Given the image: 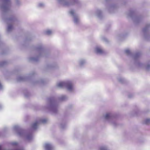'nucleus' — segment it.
<instances>
[{
    "mask_svg": "<svg viewBox=\"0 0 150 150\" xmlns=\"http://www.w3.org/2000/svg\"><path fill=\"white\" fill-rule=\"evenodd\" d=\"M46 120H45V121H44V122H46ZM43 122H44V121H43Z\"/></svg>",
    "mask_w": 150,
    "mask_h": 150,
    "instance_id": "nucleus-19",
    "label": "nucleus"
},
{
    "mask_svg": "<svg viewBox=\"0 0 150 150\" xmlns=\"http://www.w3.org/2000/svg\"><path fill=\"white\" fill-rule=\"evenodd\" d=\"M38 126V122H36L33 124L31 125V127L33 129H35L37 128Z\"/></svg>",
    "mask_w": 150,
    "mask_h": 150,
    "instance_id": "nucleus-6",
    "label": "nucleus"
},
{
    "mask_svg": "<svg viewBox=\"0 0 150 150\" xmlns=\"http://www.w3.org/2000/svg\"><path fill=\"white\" fill-rule=\"evenodd\" d=\"M66 85V83L64 82H59L58 84V86L59 87H62Z\"/></svg>",
    "mask_w": 150,
    "mask_h": 150,
    "instance_id": "nucleus-11",
    "label": "nucleus"
},
{
    "mask_svg": "<svg viewBox=\"0 0 150 150\" xmlns=\"http://www.w3.org/2000/svg\"><path fill=\"white\" fill-rule=\"evenodd\" d=\"M6 62L5 61H4L0 62V66L2 67L4 65L6 64Z\"/></svg>",
    "mask_w": 150,
    "mask_h": 150,
    "instance_id": "nucleus-12",
    "label": "nucleus"
},
{
    "mask_svg": "<svg viewBox=\"0 0 150 150\" xmlns=\"http://www.w3.org/2000/svg\"><path fill=\"white\" fill-rule=\"evenodd\" d=\"M27 79V78L26 77L22 76H18L17 79V80L18 81H25Z\"/></svg>",
    "mask_w": 150,
    "mask_h": 150,
    "instance_id": "nucleus-4",
    "label": "nucleus"
},
{
    "mask_svg": "<svg viewBox=\"0 0 150 150\" xmlns=\"http://www.w3.org/2000/svg\"><path fill=\"white\" fill-rule=\"evenodd\" d=\"M38 50H39V48L38 47Z\"/></svg>",
    "mask_w": 150,
    "mask_h": 150,
    "instance_id": "nucleus-21",
    "label": "nucleus"
},
{
    "mask_svg": "<svg viewBox=\"0 0 150 150\" xmlns=\"http://www.w3.org/2000/svg\"><path fill=\"white\" fill-rule=\"evenodd\" d=\"M45 148L46 150H52V148L50 144H47L45 145Z\"/></svg>",
    "mask_w": 150,
    "mask_h": 150,
    "instance_id": "nucleus-5",
    "label": "nucleus"
},
{
    "mask_svg": "<svg viewBox=\"0 0 150 150\" xmlns=\"http://www.w3.org/2000/svg\"><path fill=\"white\" fill-rule=\"evenodd\" d=\"M15 4L16 6H18L21 4V3L19 0H15Z\"/></svg>",
    "mask_w": 150,
    "mask_h": 150,
    "instance_id": "nucleus-8",
    "label": "nucleus"
},
{
    "mask_svg": "<svg viewBox=\"0 0 150 150\" xmlns=\"http://www.w3.org/2000/svg\"><path fill=\"white\" fill-rule=\"evenodd\" d=\"M13 129L19 136L23 138L25 140L30 141L32 139L33 136L31 134L26 133L18 125L14 126Z\"/></svg>",
    "mask_w": 150,
    "mask_h": 150,
    "instance_id": "nucleus-1",
    "label": "nucleus"
},
{
    "mask_svg": "<svg viewBox=\"0 0 150 150\" xmlns=\"http://www.w3.org/2000/svg\"><path fill=\"white\" fill-rule=\"evenodd\" d=\"M71 13H72V12H71Z\"/></svg>",
    "mask_w": 150,
    "mask_h": 150,
    "instance_id": "nucleus-20",
    "label": "nucleus"
},
{
    "mask_svg": "<svg viewBox=\"0 0 150 150\" xmlns=\"http://www.w3.org/2000/svg\"><path fill=\"white\" fill-rule=\"evenodd\" d=\"M52 33V31L50 30H47L45 32V34L47 35H50Z\"/></svg>",
    "mask_w": 150,
    "mask_h": 150,
    "instance_id": "nucleus-13",
    "label": "nucleus"
},
{
    "mask_svg": "<svg viewBox=\"0 0 150 150\" xmlns=\"http://www.w3.org/2000/svg\"><path fill=\"white\" fill-rule=\"evenodd\" d=\"M12 144L13 146H16L18 145V143L17 142H14L11 143Z\"/></svg>",
    "mask_w": 150,
    "mask_h": 150,
    "instance_id": "nucleus-16",
    "label": "nucleus"
},
{
    "mask_svg": "<svg viewBox=\"0 0 150 150\" xmlns=\"http://www.w3.org/2000/svg\"><path fill=\"white\" fill-rule=\"evenodd\" d=\"M2 108V106L0 105V109H1Z\"/></svg>",
    "mask_w": 150,
    "mask_h": 150,
    "instance_id": "nucleus-18",
    "label": "nucleus"
},
{
    "mask_svg": "<svg viewBox=\"0 0 150 150\" xmlns=\"http://www.w3.org/2000/svg\"><path fill=\"white\" fill-rule=\"evenodd\" d=\"M67 88L68 90H71L73 88L72 84L71 83L67 84Z\"/></svg>",
    "mask_w": 150,
    "mask_h": 150,
    "instance_id": "nucleus-9",
    "label": "nucleus"
},
{
    "mask_svg": "<svg viewBox=\"0 0 150 150\" xmlns=\"http://www.w3.org/2000/svg\"><path fill=\"white\" fill-rule=\"evenodd\" d=\"M110 116V113H108L106 114L105 115V119H108Z\"/></svg>",
    "mask_w": 150,
    "mask_h": 150,
    "instance_id": "nucleus-14",
    "label": "nucleus"
},
{
    "mask_svg": "<svg viewBox=\"0 0 150 150\" xmlns=\"http://www.w3.org/2000/svg\"><path fill=\"white\" fill-rule=\"evenodd\" d=\"M0 1L3 2L2 4L0 6L1 10L4 12H8L11 6L10 0H0Z\"/></svg>",
    "mask_w": 150,
    "mask_h": 150,
    "instance_id": "nucleus-2",
    "label": "nucleus"
},
{
    "mask_svg": "<svg viewBox=\"0 0 150 150\" xmlns=\"http://www.w3.org/2000/svg\"><path fill=\"white\" fill-rule=\"evenodd\" d=\"M97 53L101 54L103 52V51L102 49L99 47H97L96 49Z\"/></svg>",
    "mask_w": 150,
    "mask_h": 150,
    "instance_id": "nucleus-7",
    "label": "nucleus"
},
{
    "mask_svg": "<svg viewBox=\"0 0 150 150\" xmlns=\"http://www.w3.org/2000/svg\"><path fill=\"white\" fill-rule=\"evenodd\" d=\"M38 59V57L37 56L35 57H31L29 58V60L31 61H36Z\"/></svg>",
    "mask_w": 150,
    "mask_h": 150,
    "instance_id": "nucleus-10",
    "label": "nucleus"
},
{
    "mask_svg": "<svg viewBox=\"0 0 150 150\" xmlns=\"http://www.w3.org/2000/svg\"><path fill=\"white\" fill-rule=\"evenodd\" d=\"M125 53L127 54H129L130 53V51L129 50H127L125 51Z\"/></svg>",
    "mask_w": 150,
    "mask_h": 150,
    "instance_id": "nucleus-17",
    "label": "nucleus"
},
{
    "mask_svg": "<svg viewBox=\"0 0 150 150\" xmlns=\"http://www.w3.org/2000/svg\"><path fill=\"white\" fill-rule=\"evenodd\" d=\"M145 123L148 124L150 123V119H147L145 121Z\"/></svg>",
    "mask_w": 150,
    "mask_h": 150,
    "instance_id": "nucleus-15",
    "label": "nucleus"
},
{
    "mask_svg": "<svg viewBox=\"0 0 150 150\" xmlns=\"http://www.w3.org/2000/svg\"><path fill=\"white\" fill-rule=\"evenodd\" d=\"M4 20L8 24L7 28V31L8 32H11L13 29V26L12 25L10 24L11 23L14 21V18H7L6 19H4Z\"/></svg>",
    "mask_w": 150,
    "mask_h": 150,
    "instance_id": "nucleus-3",
    "label": "nucleus"
}]
</instances>
